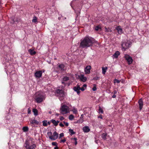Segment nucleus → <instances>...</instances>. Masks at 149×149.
Here are the masks:
<instances>
[{
  "label": "nucleus",
  "instance_id": "1",
  "mask_svg": "<svg viewBox=\"0 0 149 149\" xmlns=\"http://www.w3.org/2000/svg\"><path fill=\"white\" fill-rule=\"evenodd\" d=\"M95 41L92 38L86 36L81 40L79 46L82 48H87L92 46Z\"/></svg>",
  "mask_w": 149,
  "mask_h": 149
},
{
  "label": "nucleus",
  "instance_id": "2",
  "mask_svg": "<svg viewBox=\"0 0 149 149\" xmlns=\"http://www.w3.org/2000/svg\"><path fill=\"white\" fill-rule=\"evenodd\" d=\"M24 146L27 149H33L36 147L34 142L30 140L26 141Z\"/></svg>",
  "mask_w": 149,
  "mask_h": 149
},
{
  "label": "nucleus",
  "instance_id": "3",
  "mask_svg": "<svg viewBox=\"0 0 149 149\" xmlns=\"http://www.w3.org/2000/svg\"><path fill=\"white\" fill-rule=\"evenodd\" d=\"M130 45V42L128 41L123 42L121 44V46L124 51H125L129 48Z\"/></svg>",
  "mask_w": 149,
  "mask_h": 149
},
{
  "label": "nucleus",
  "instance_id": "4",
  "mask_svg": "<svg viewBox=\"0 0 149 149\" xmlns=\"http://www.w3.org/2000/svg\"><path fill=\"white\" fill-rule=\"evenodd\" d=\"M68 107L67 106L63 105L61 107V113L63 114H65L68 112Z\"/></svg>",
  "mask_w": 149,
  "mask_h": 149
},
{
  "label": "nucleus",
  "instance_id": "5",
  "mask_svg": "<svg viewBox=\"0 0 149 149\" xmlns=\"http://www.w3.org/2000/svg\"><path fill=\"white\" fill-rule=\"evenodd\" d=\"M44 99L45 97L43 95L38 94L36 97L35 100L37 103H40L42 102Z\"/></svg>",
  "mask_w": 149,
  "mask_h": 149
},
{
  "label": "nucleus",
  "instance_id": "6",
  "mask_svg": "<svg viewBox=\"0 0 149 149\" xmlns=\"http://www.w3.org/2000/svg\"><path fill=\"white\" fill-rule=\"evenodd\" d=\"M124 57L127 61L129 65L131 64L132 63L133 61L132 58L129 55L127 54H125Z\"/></svg>",
  "mask_w": 149,
  "mask_h": 149
},
{
  "label": "nucleus",
  "instance_id": "7",
  "mask_svg": "<svg viewBox=\"0 0 149 149\" xmlns=\"http://www.w3.org/2000/svg\"><path fill=\"white\" fill-rule=\"evenodd\" d=\"M58 137V134L56 132H55L53 134L52 136H49V138L53 140H54L56 139Z\"/></svg>",
  "mask_w": 149,
  "mask_h": 149
},
{
  "label": "nucleus",
  "instance_id": "8",
  "mask_svg": "<svg viewBox=\"0 0 149 149\" xmlns=\"http://www.w3.org/2000/svg\"><path fill=\"white\" fill-rule=\"evenodd\" d=\"M42 72L41 70L37 71L34 74V76L36 78H40L41 77Z\"/></svg>",
  "mask_w": 149,
  "mask_h": 149
},
{
  "label": "nucleus",
  "instance_id": "9",
  "mask_svg": "<svg viewBox=\"0 0 149 149\" xmlns=\"http://www.w3.org/2000/svg\"><path fill=\"white\" fill-rule=\"evenodd\" d=\"M79 78L81 81L85 82L87 80V78L84 76V75L81 74L79 76Z\"/></svg>",
  "mask_w": 149,
  "mask_h": 149
},
{
  "label": "nucleus",
  "instance_id": "10",
  "mask_svg": "<svg viewBox=\"0 0 149 149\" xmlns=\"http://www.w3.org/2000/svg\"><path fill=\"white\" fill-rule=\"evenodd\" d=\"M91 66H87L85 68V72L86 74H89L90 72V70Z\"/></svg>",
  "mask_w": 149,
  "mask_h": 149
},
{
  "label": "nucleus",
  "instance_id": "11",
  "mask_svg": "<svg viewBox=\"0 0 149 149\" xmlns=\"http://www.w3.org/2000/svg\"><path fill=\"white\" fill-rule=\"evenodd\" d=\"M56 96H58L60 100H62L63 99L64 94H56Z\"/></svg>",
  "mask_w": 149,
  "mask_h": 149
},
{
  "label": "nucleus",
  "instance_id": "12",
  "mask_svg": "<svg viewBox=\"0 0 149 149\" xmlns=\"http://www.w3.org/2000/svg\"><path fill=\"white\" fill-rule=\"evenodd\" d=\"M138 103L139 106V109L140 110H141L143 107V102L141 98L139 99L138 101Z\"/></svg>",
  "mask_w": 149,
  "mask_h": 149
},
{
  "label": "nucleus",
  "instance_id": "13",
  "mask_svg": "<svg viewBox=\"0 0 149 149\" xmlns=\"http://www.w3.org/2000/svg\"><path fill=\"white\" fill-rule=\"evenodd\" d=\"M83 131L85 132H87L90 131V129L88 126H86L83 127Z\"/></svg>",
  "mask_w": 149,
  "mask_h": 149
},
{
  "label": "nucleus",
  "instance_id": "14",
  "mask_svg": "<svg viewBox=\"0 0 149 149\" xmlns=\"http://www.w3.org/2000/svg\"><path fill=\"white\" fill-rule=\"evenodd\" d=\"M30 122L32 125L38 124L39 123V122L35 119H31L30 120Z\"/></svg>",
  "mask_w": 149,
  "mask_h": 149
},
{
  "label": "nucleus",
  "instance_id": "15",
  "mask_svg": "<svg viewBox=\"0 0 149 149\" xmlns=\"http://www.w3.org/2000/svg\"><path fill=\"white\" fill-rule=\"evenodd\" d=\"M28 51L29 53L31 55H34L36 53V52L35 51L33 50H32L31 49H29Z\"/></svg>",
  "mask_w": 149,
  "mask_h": 149
},
{
  "label": "nucleus",
  "instance_id": "16",
  "mask_svg": "<svg viewBox=\"0 0 149 149\" xmlns=\"http://www.w3.org/2000/svg\"><path fill=\"white\" fill-rule=\"evenodd\" d=\"M120 53L118 51L116 52L113 55V57L115 58H117L118 56L120 55Z\"/></svg>",
  "mask_w": 149,
  "mask_h": 149
},
{
  "label": "nucleus",
  "instance_id": "17",
  "mask_svg": "<svg viewBox=\"0 0 149 149\" xmlns=\"http://www.w3.org/2000/svg\"><path fill=\"white\" fill-rule=\"evenodd\" d=\"M117 30L118 31V33L119 34H121L122 33V29L120 27V26H119L117 27Z\"/></svg>",
  "mask_w": 149,
  "mask_h": 149
},
{
  "label": "nucleus",
  "instance_id": "18",
  "mask_svg": "<svg viewBox=\"0 0 149 149\" xmlns=\"http://www.w3.org/2000/svg\"><path fill=\"white\" fill-rule=\"evenodd\" d=\"M74 91L77 92V93H79V91L80 89V87L78 86L77 87H74Z\"/></svg>",
  "mask_w": 149,
  "mask_h": 149
},
{
  "label": "nucleus",
  "instance_id": "19",
  "mask_svg": "<svg viewBox=\"0 0 149 149\" xmlns=\"http://www.w3.org/2000/svg\"><path fill=\"white\" fill-rule=\"evenodd\" d=\"M65 66L63 64H61L59 65L58 67L61 69L62 71L63 70H64Z\"/></svg>",
  "mask_w": 149,
  "mask_h": 149
},
{
  "label": "nucleus",
  "instance_id": "20",
  "mask_svg": "<svg viewBox=\"0 0 149 149\" xmlns=\"http://www.w3.org/2000/svg\"><path fill=\"white\" fill-rule=\"evenodd\" d=\"M33 111L35 116H37L38 115V111L36 109H33Z\"/></svg>",
  "mask_w": 149,
  "mask_h": 149
},
{
  "label": "nucleus",
  "instance_id": "21",
  "mask_svg": "<svg viewBox=\"0 0 149 149\" xmlns=\"http://www.w3.org/2000/svg\"><path fill=\"white\" fill-rule=\"evenodd\" d=\"M102 73L103 74H105L106 71L107 69V67H106L104 68V67L102 68Z\"/></svg>",
  "mask_w": 149,
  "mask_h": 149
},
{
  "label": "nucleus",
  "instance_id": "22",
  "mask_svg": "<svg viewBox=\"0 0 149 149\" xmlns=\"http://www.w3.org/2000/svg\"><path fill=\"white\" fill-rule=\"evenodd\" d=\"M51 121L55 126H56L57 125V123H56V121L55 120L52 119L51 120Z\"/></svg>",
  "mask_w": 149,
  "mask_h": 149
},
{
  "label": "nucleus",
  "instance_id": "23",
  "mask_svg": "<svg viewBox=\"0 0 149 149\" xmlns=\"http://www.w3.org/2000/svg\"><path fill=\"white\" fill-rule=\"evenodd\" d=\"M23 131L24 132H26L28 131L29 128L27 127H24L22 128Z\"/></svg>",
  "mask_w": 149,
  "mask_h": 149
},
{
  "label": "nucleus",
  "instance_id": "24",
  "mask_svg": "<svg viewBox=\"0 0 149 149\" xmlns=\"http://www.w3.org/2000/svg\"><path fill=\"white\" fill-rule=\"evenodd\" d=\"M83 117H84V114H82L81 115V117L80 118L79 120L81 122V123H82L84 120H83Z\"/></svg>",
  "mask_w": 149,
  "mask_h": 149
},
{
  "label": "nucleus",
  "instance_id": "25",
  "mask_svg": "<svg viewBox=\"0 0 149 149\" xmlns=\"http://www.w3.org/2000/svg\"><path fill=\"white\" fill-rule=\"evenodd\" d=\"M43 125L44 126H47V121L46 120H43L42 122Z\"/></svg>",
  "mask_w": 149,
  "mask_h": 149
},
{
  "label": "nucleus",
  "instance_id": "26",
  "mask_svg": "<svg viewBox=\"0 0 149 149\" xmlns=\"http://www.w3.org/2000/svg\"><path fill=\"white\" fill-rule=\"evenodd\" d=\"M56 93H63V91L62 90H60L59 89H57L56 90Z\"/></svg>",
  "mask_w": 149,
  "mask_h": 149
},
{
  "label": "nucleus",
  "instance_id": "27",
  "mask_svg": "<svg viewBox=\"0 0 149 149\" xmlns=\"http://www.w3.org/2000/svg\"><path fill=\"white\" fill-rule=\"evenodd\" d=\"M69 119L71 120H72L74 118V116L72 114L70 115L69 116Z\"/></svg>",
  "mask_w": 149,
  "mask_h": 149
},
{
  "label": "nucleus",
  "instance_id": "28",
  "mask_svg": "<svg viewBox=\"0 0 149 149\" xmlns=\"http://www.w3.org/2000/svg\"><path fill=\"white\" fill-rule=\"evenodd\" d=\"M69 132L70 133V134L71 135L74 134H75V132H74L73 130L71 129H69Z\"/></svg>",
  "mask_w": 149,
  "mask_h": 149
},
{
  "label": "nucleus",
  "instance_id": "29",
  "mask_svg": "<svg viewBox=\"0 0 149 149\" xmlns=\"http://www.w3.org/2000/svg\"><path fill=\"white\" fill-rule=\"evenodd\" d=\"M107 134L103 133L102 135V137L103 139L104 140H105L106 139V137L107 136Z\"/></svg>",
  "mask_w": 149,
  "mask_h": 149
},
{
  "label": "nucleus",
  "instance_id": "30",
  "mask_svg": "<svg viewBox=\"0 0 149 149\" xmlns=\"http://www.w3.org/2000/svg\"><path fill=\"white\" fill-rule=\"evenodd\" d=\"M99 112L100 113H103V110L100 106L99 107Z\"/></svg>",
  "mask_w": 149,
  "mask_h": 149
},
{
  "label": "nucleus",
  "instance_id": "31",
  "mask_svg": "<svg viewBox=\"0 0 149 149\" xmlns=\"http://www.w3.org/2000/svg\"><path fill=\"white\" fill-rule=\"evenodd\" d=\"M105 31L106 32H111V29L109 28H107L106 27H105Z\"/></svg>",
  "mask_w": 149,
  "mask_h": 149
},
{
  "label": "nucleus",
  "instance_id": "32",
  "mask_svg": "<svg viewBox=\"0 0 149 149\" xmlns=\"http://www.w3.org/2000/svg\"><path fill=\"white\" fill-rule=\"evenodd\" d=\"M69 79V77H65L63 78V80L64 81H66Z\"/></svg>",
  "mask_w": 149,
  "mask_h": 149
},
{
  "label": "nucleus",
  "instance_id": "33",
  "mask_svg": "<svg viewBox=\"0 0 149 149\" xmlns=\"http://www.w3.org/2000/svg\"><path fill=\"white\" fill-rule=\"evenodd\" d=\"M37 17L36 16H34L33 17V18L32 20V22H36L37 21Z\"/></svg>",
  "mask_w": 149,
  "mask_h": 149
},
{
  "label": "nucleus",
  "instance_id": "34",
  "mask_svg": "<svg viewBox=\"0 0 149 149\" xmlns=\"http://www.w3.org/2000/svg\"><path fill=\"white\" fill-rule=\"evenodd\" d=\"M72 111L74 114H76L77 112V111L76 109L74 108L72 109Z\"/></svg>",
  "mask_w": 149,
  "mask_h": 149
},
{
  "label": "nucleus",
  "instance_id": "35",
  "mask_svg": "<svg viewBox=\"0 0 149 149\" xmlns=\"http://www.w3.org/2000/svg\"><path fill=\"white\" fill-rule=\"evenodd\" d=\"M72 139H73L75 141L74 144L75 145H76L77 144V138H71Z\"/></svg>",
  "mask_w": 149,
  "mask_h": 149
},
{
  "label": "nucleus",
  "instance_id": "36",
  "mask_svg": "<svg viewBox=\"0 0 149 149\" xmlns=\"http://www.w3.org/2000/svg\"><path fill=\"white\" fill-rule=\"evenodd\" d=\"M99 79V77H97L93 78V80H97Z\"/></svg>",
  "mask_w": 149,
  "mask_h": 149
},
{
  "label": "nucleus",
  "instance_id": "37",
  "mask_svg": "<svg viewBox=\"0 0 149 149\" xmlns=\"http://www.w3.org/2000/svg\"><path fill=\"white\" fill-rule=\"evenodd\" d=\"M52 145L54 146H57V143L56 142H53L52 143Z\"/></svg>",
  "mask_w": 149,
  "mask_h": 149
},
{
  "label": "nucleus",
  "instance_id": "38",
  "mask_svg": "<svg viewBox=\"0 0 149 149\" xmlns=\"http://www.w3.org/2000/svg\"><path fill=\"white\" fill-rule=\"evenodd\" d=\"M47 134L48 135L49 137L50 136H52V132H47Z\"/></svg>",
  "mask_w": 149,
  "mask_h": 149
},
{
  "label": "nucleus",
  "instance_id": "39",
  "mask_svg": "<svg viewBox=\"0 0 149 149\" xmlns=\"http://www.w3.org/2000/svg\"><path fill=\"white\" fill-rule=\"evenodd\" d=\"M59 136H60L59 137V138L60 139L61 138V137L64 136V134L63 133H61L59 134Z\"/></svg>",
  "mask_w": 149,
  "mask_h": 149
},
{
  "label": "nucleus",
  "instance_id": "40",
  "mask_svg": "<svg viewBox=\"0 0 149 149\" xmlns=\"http://www.w3.org/2000/svg\"><path fill=\"white\" fill-rule=\"evenodd\" d=\"M114 81L115 82H116L118 84L120 82V81L119 80H117L116 79H115Z\"/></svg>",
  "mask_w": 149,
  "mask_h": 149
},
{
  "label": "nucleus",
  "instance_id": "41",
  "mask_svg": "<svg viewBox=\"0 0 149 149\" xmlns=\"http://www.w3.org/2000/svg\"><path fill=\"white\" fill-rule=\"evenodd\" d=\"M100 29L98 26H96L95 28V30L96 31H98Z\"/></svg>",
  "mask_w": 149,
  "mask_h": 149
},
{
  "label": "nucleus",
  "instance_id": "42",
  "mask_svg": "<svg viewBox=\"0 0 149 149\" xmlns=\"http://www.w3.org/2000/svg\"><path fill=\"white\" fill-rule=\"evenodd\" d=\"M66 141V140L65 139H63V140H61L60 142L61 143V142L64 143Z\"/></svg>",
  "mask_w": 149,
  "mask_h": 149
},
{
  "label": "nucleus",
  "instance_id": "43",
  "mask_svg": "<svg viewBox=\"0 0 149 149\" xmlns=\"http://www.w3.org/2000/svg\"><path fill=\"white\" fill-rule=\"evenodd\" d=\"M63 122L65 124V125L66 126H68V123L66 122H65V121H63Z\"/></svg>",
  "mask_w": 149,
  "mask_h": 149
},
{
  "label": "nucleus",
  "instance_id": "44",
  "mask_svg": "<svg viewBox=\"0 0 149 149\" xmlns=\"http://www.w3.org/2000/svg\"><path fill=\"white\" fill-rule=\"evenodd\" d=\"M96 88L95 86H94L92 88V90L93 91H95L96 90Z\"/></svg>",
  "mask_w": 149,
  "mask_h": 149
},
{
  "label": "nucleus",
  "instance_id": "45",
  "mask_svg": "<svg viewBox=\"0 0 149 149\" xmlns=\"http://www.w3.org/2000/svg\"><path fill=\"white\" fill-rule=\"evenodd\" d=\"M59 125L61 127H63L64 126V125L61 123H59Z\"/></svg>",
  "mask_w": 149,
  "mask_h": 149
},
{
  "label": "nucleus",
  "instance_id": "46",
  "mask_svg": "<svg viewBox=\"0 0 149 149\" xmlns=\"http://www.w3.org/2000/svg\"><path fill=\"white\" fill-rule=\"evenodd\" d=\"M60 119L61 120H63L64 119V118L63 116H61L60 117Z\"/></svg>",
  "mask_w": 149,
  "mask_h": 149
},
{
  "label": "nucleus",
  "instance_id": "47",
  "mask_svg": "<svg viewBox=\"0 0 149 149\" xmlns=\"http://www.w3.org/2000/svg\"><path fill=\"white\" fill-rule=\"evenodd\" d=\"M82 91H84L85 90V89L84 88V87H82L81 88H80V89Z\"/></svg>",
  "mask_w": 149,
  "mask_h": 149
},
{
  "label": "nucleus",
  "instance_id": "48",
  "mask_svg": "<svg viewBox=\"0 0 149 149\" xmlns=\"http://www.w3.org/2000/svg\"><path fill=\"white\" fill-rule=\"evenodd\" d=\"M98 118H101L102 119V115H100L98 117Z\"/></svg>",
  "mask_w": 149,
  "mask_h": 149
},
{
  "label": "nucleus",
  "instance_id": "49",
  "mask_svg": "<svg viewBox=\"0 0 149 149\" xmlns=\"http://www.w3.org/2000/svg\"><path fill=\"white\" fill-rule=\"evenodd\" d=\"M81 122L79 120H78L75 123H80Z\"/></svg>",
  "mask_w": 149,
  "mask_h": 149
},
{
  "label": "nucleus",
  "instance_id": "50",
  "mask_svg": "<svg viewBox=\"0 0 149 149\" xmlns=\"http://www.w3.org/2000/svg\"><path fill=\"white\" fill-rule=\"evenodd\" d=\"M87 86V85L86 84H84L83 86V87H84V88L85 87L86 88V87Z\"/></svg>",
  "mask_w": 149,
  "mask_h": 149
},
{
  "label": "nucleus",
  "instance_id": "51",
  "mask_svg": "<svg viewBox=\"0 0 149 149\" xmlns=\"http://www.w3.org/2000/svg\"><path fill=\"white\" fill-rule=\"evenodd\" d=\"M112 97L113 98H115L116 97V95H115V94H114L113 96H112Z\"/></svg>",
  "mask_w": 149,
  "mask_h": 149
},
{
  "label": "nucleus",
  "instance_id": "52",
  "mask_svg": "<svg viewBox=\"0 0 149 149\" xmlns=\"http://www.w3.org/2000/svg\"><path fill=\"white\" fill-rule=\"evenodd\" d=\"M98 140H95V142L97 144L98 143Z\"/></svg>",
  "mask_w": 149,
  "mask_h": 149
},
{
  "label": "nucleus",
  "instance_id": "53",
  "mask_svg": "<svg viewBox=\"0 0 149 149\" xmlns=\"http://www.w3.org/2000/svg\"><path fill=\"white\" fill-rule=\"evenodd\" d=\"M54 149H58V146H56V147L54 148Z\"/></svg>",
  "mask_w": 149,
  "mask_h": 149
},
{
  "label": "nucleus",
  "instance_id": "54",
  "mask_svg": "<svg viewBox=\"0 0 149 149\" xmlns=\"http://www.w3.org/2000/svg\"><path fill=\"white\" fill-rule=\"evenodd\" d=\"M59 114L58 113H56V115L57 116H58L59 115Z\"/></svg>",
  "mask_w": 149,
  "mask_h": 149
},
{
  "label": "nucleus",
  "instance_id": "55",
  "mask_svg": "<svg viewBox=\"0 0 149 149\" xmlns=\"http://www.w3.org/2000/svg\"><path fill=\"white\" fill-rule=\"evenodd\" d=\"M50 123H50V122H49H49H47V124H49V125H50Z\"/></svg>",
  "mask_w": 149,
  "mask_h": 149
},
{
  "label": "nucleus",
  "instance_id": "56",
  "mask_svg": "<svg viewBox=\"0 0 149 149\" xmlns=\"http://www.w3.org/2000/svg\"><path fill=\"white\" fill-rule=\"evenodd\" d=\"M56 123H57V125H58V123L59 122V121L58 120H57V121H56Z\"/></svg>",
  "mask_w": 149,
  "mask_h": 149
},
{
  "label": "nucleus",
  "instance_id": "57",
  "mask_svg": "<svg viewBox=\"0 0 149 149\" xmlns=\"http://www.w3.org/2000/svg\"><path fill=\"white\" fill-rule=\"evenodd\" d=\"M62 83L64 84H65V83L64 82H62Z\"/></svg>",
  "mask_w": 149,
  "mask_h": 149
},
{
  "label": "nucleus",
  "instance_id": "58",
  "mask_svg": "<svg viewBox=\"0 0 149 149\" xmlns=\"http://www.w3.org/2000/svg\"><path fill=\"white\" fill-rule=\"evenodd\" d=\"M49 113L51 114V113L52 112H51V111H49Z\"/></svg>",
  "mask_w": 149,
  "mask_h": 149
},
{
  "label": "nucleus",
  "instance_id": "59",
  "mask_svg": "<svg viewBox=\"0 0 149 149\" xmlns=\"http://www.w3.org/2000/svg\"><path fill=\"white\" fill-rule=\"evenodd\" d=\"M30 112V111H28V113H29Z\"/></svg>",
  "mask_w": 149,
  "mask_h": 149
},
{
  "label": "nucleus",
  "instance_id": "60",
  "mask_svg": "<svg viewBox=\"0 0 149 149\" xmlns=\"http://www.w3.org/2000/svg\"><path fill=\"white\" fill-rule=\"evenodd\" d=\"M114 93H116V91H115Z\"/></svg>",
  "mask_w": 149,
  "mask_h": 149
}]
</instances>
